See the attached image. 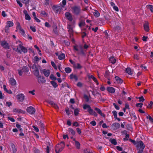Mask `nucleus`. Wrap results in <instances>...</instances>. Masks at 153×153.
I'll return each mask as SVG.
<instances>
[{
	"instance_id": "1",
	"label": "nucleus",
	"mask_w": 153,
	"mask_h": 153,
	"mask_svg": "<svg viewBox=\"0 0 153 153\" xmlns=\"http://www.w3.org/2000/svg\"><path fill=\"white\" fill-rule=\"evenodd\" d=\"M83 108L84 110L88 109L87 111L90 114H92L95 117L97 116L98 115L97 113L91 108V106L89 105L86 104L83 105Z\"/></svg>"
},
{
	"instance_id": "2",
	"label": "nucleus",
	"mask_w": 153,
	"mask_h": 153,
	"mask_svg": "<svg viewBox=\"0 0 153 153\" xmlns=\"http://www.w3.org/2000/svg\"><path fill=\"white\" fill-rule=\"evenodd\" d=\"M72 13L75 15H80L82 12L81 7L79 6H74L71 8Z\"/></svg>"
},
{
	"instance_id": "3",
	"label": "nucleus",
	"mask_w": 153,
	"mask_h": 153,
	"mask_svg": "<svg viewBox=\"0 0 153 153\" xmlns=\"http://www.w3.org/2000/svg\"><path fill=\"white\" fill-rule=\"evenodd\" d=\"M65 146L64 142L61 141L60 143H58L56 146L55 152L56 153H59L64 149Z\"/></svg>"
},
{
	"instance_id": "4",
	"label": "nucleus",
	"mask_w": 153,
	"mask_h": 153,
	"mask_svg": "<svg viewBox=\"0 0 153 153\" xmlns=\"http://www.w3.org/2000/svg\"><path fill=\"white\" fill-rule=\"evenodd\" d=\"M77 45H74L73 46V49L74 51H78L77 54L79 55H81L82 56H86V53L85 52L83 49L82 47L81 46L80 47V50L79 51L77 48Z\"/></svg>"
},
{
	"instance_id": "5",
	"label": "nucleus",
	"mask_w": 153,
	"mask_h": 153,
	"mask_svg": "<svg viewBox=\"0 0 153 153\" xmlns=\"http://www.w3.org/2000/svg\"><path fill=\"white\" fill-rule=\"evenodd\" d=\"M39 65H36L35 64H33L31 68L33 70V74L35 76H37L39 74Z\"/></svg>"
},
{
	"instance_id": "6",
	"label": "nucleus",
	"mask_w": 153,
	"mask_h": 153,
	"mask_svg": "<svg viewBox=\"0 0 153 153\" xmlns=\"http://www.w3.org/2000/svg\"><path fill=\"white\" fill-rule=\"evenodd\" d=\"M16 28V29H19V33L21 34V35L23 36H25L26 34L25 31L22 28L21 26L20 25L19 23V22L17 23Z\"/></svg>"
},
{
	"instance_id": "7",
	"label": "nucleus",
	"mask_w": 153,
	"mask_h": 153,
	"mask_svg": "<svg viewBox=\"0 0 153 153\" xmlns=\"http://www.w3.org/2000/svg\"><path fill=\"white\" fill-rule=\"evenodd\" d=\"M36 76L37 78L38 83L39 84L43 83L46 82L45 78L44 76H41L40 74H39L38 76Z\"/></svg>"
},
{
	"instance_id": "8",
	"label": "nucleus",
	"mask_w": 153,
	"mask_h": 153,
	"mask_svg": "<svg viewBox=\"0 0 153 153\" xmlns=\"http://www.w3.org/2000/svg\"><path fill=\"white\" fill-rule=\"evenodd\" d=\"M136 147L137 149H144L145 148V145L142 140H140L136 145Z\"/></svg>"
},
{
	"instance_id": "9",
	"label": "nucleus",
	"mask_w": 153,
	"mask_h": 153,
	"mask_svg": "<svg viewBox=\"0 0 153 153\" xmlns=\"http://www.w3.org/2000/svg\"><path fill=\"white\" fill-rule=\"evenodd\" d=\"M0 44L1 46L4 48L6 49H9L10 48V46L8 43L5 41H1L0 42Z\"/></svg>"
},
{
	"instance_id": "10",
	"label": "nucleus",
	"mask_w": 153,
	"mask_h": 153,
	"mask_svg": "<svg viewBox=\"0 0 153 153\" xmlns=\"http://www.w3.org/2000/svg\"><path fill=\"white\" fill-rule=\"evenodd\" d=\"M65 16L68 20L71 22L73 20L72 16L71 13L69 12H66L65 13Z\"/></svg>"
},
{
	"instance_id": "11",
	"label": "nucleus",
	"mask_w": 153,
	"mask_h": 153,
	"mask_svg": "<svg viewBox=\"0 0 153 153\" xmlns=\"http://www.w3.org/2000/svg\"><path fill=\"white\" fill-rule=\"evenodd\" d=\"M27 111L31 114H34L36 111L35 108L32 106H30L27 107Z\"/></svg>"
},
{
	"instance_id": "12",
	"label": "nucleus",
	"mask_w": 153,
	"mask_h": 153,
	"mask_svg": "<svg viewBox=\"0 0 153 153\" xmlns=\"http://www.w3.org/2000/svg\"><path fill=\"white\" fill-rule=\"evenodd\" d=\"M13 112L18 114H25V111L21 109L18 108H14L13 110Z\"/></svg>"
},
{
	"instance_id": "13",
	"label": "nucleus",
	"mask_w": 153,
	"mask_h": 153,
	"mask_svg": "<svg viewBox=\"0 0 153 153\" xmlns=\"http://www.w3.org/2000/svg\"><path fill=\"white\" fill-rule=\"evenodd\" d=\"M144 29L145 31L146 32H148L149 30V23L147 21L145 22L144 23L143 25Z\"/></svg>"
},
{
	"instance_id": "14",
	"label": "nucleus",
	"mask_w": 153,
	"mask_h": 153,
	"mask_svg": "<svg viewBox=\"0 0 153 153\" xmlns=\"http://www.w3.org/2000/svg\"><path fill=\"white\" fill-rule=\"evenodd\" d=\"M121 25L119 23H117L116 26L114 27V31L118 32L121 31Z\"/></svg>"
},
{
	"instance_id": "15",
	"label": "nucleus",
	"mask_w": 153,
	"mask_h": 153,
	"mask_svg": "<svg viewBox=\"0 0 153 153\" xmlns=\"http://www.w3.org/2000/svg\"><path fill=\"white\" fill-rule=\"evenodd\" d=\"M120 124L119 123H115L111 125V127L114 130H116L120 127Z\"/></svg>"
},
{
	"instance_id": "16",
	"label": "nucleus",
	"mask_w": 153,
	"mask_h": 153,
	"mask_svg": "<svg viewBox=\"0 0 153 153\" xmlns=\"http://www.w3.org/2000/svg\"><path fill=\"white\" fill-rule=\"evenodd\" d=\"M17 99L20 102H22L25 99V96L22 94H19L17 96Z\"/></svg>"
},
{
	"instance_id": "17",
	"label": "nucleus",
	"mask_w": 153,
	"mask_h": 153,
	"mask_svg": "<svg viewBox=\"0 0 153 153\" xmlns=\"http://www.w3.org/2000/svg\"><path fill=\"white\" fill-rule=\"evenodd\" d=\"M24 14L25 15V18L26 20L29 21L31 19V17L27 13V12L26 10H23Z\"/></svg>"
},
{
	"instance_id": "18",
	"label": "nucleus",
	"mask_w": 153,
	"mask_h": 153,
	"mask_svg": "<svg viewBox=\"0 0 153 153\" xmlns=\"http://www.w3.org/2000/svg\"><path fill=\"white\" fill-rule=\"evenodd\" d=\"M19 47L23 53H27L28 51L27 50L25 47H24L21 44H19Z\"/></svg>"
},
{
	"instance_id": "19",
	"label": "nucleus",
	"mask_w": 153,
	"mask_h": 153,
	"mask_svg": "<svg viewBox=\"0 0 153 153\" xmlns=\"http://www.w3.org/2000/svg\"><path fill=\"white\" fill-rule=\"evenodd\" d=\"M106 90L108 92L112 94L114 93L115 91V88L112 87H107Z\"/></svg>"
},
{
	"instance_id": "20",
	"label": "nucleus",
	"mask_w": 153,
	"mask_h": 153,
	"mask_svg": "<svg viewBox=\"0 0 153 153\" xmlns=\"http://www.w3.org/2000/svg\"><path fill=\"white\" fill-rule=\"evenodd\" d=\"M94 110L97 111V113L101 116H102L103 117H105V115L102 113V111L100 109L97 107H95L94 108Z\"/></svg>"
},
{
	"instance_id": "21",
	"label": "nucleus",
	"mask_w": 153,
	"mask_h": 153,
	"mask_svg": "<svg viewBox=\"0 0 153 153\" xmlns=\"http://www.w3.org/2000/svg\"><path fill=\"white\" fill-rule=\"evenodd\" d=\"M42 72L45 76L48 77L49 76L50 74V70H49L44 69L42 70Z\"/></svg>"
},
{
	"instance_id": "22",
	"label": "nucleus",
	"mask_w": 153,
	"mask_h": 153,
	"mask_svg": "<svg viewBox=\"0 0 153 153\" xmlns=\"http://www.w3.org/2000/svg\"><path fill=\"white\" fill-rule=\"evenodd\" d=\"M10 84L14 86L16 84V82L15 79L13 78H10L9 79Z\"/></svg>"
},
{
	"instance_id": "23",
	"label": "nucleus",
	"mask_w": 153,
	"mask_h": 153,
	"mask_svg": "<svg viewBox=\"0 0 153 153\" xmlns=\"http://www.w3.org/2000/svg\"><path fill=\"white\" fill-rule=\"evenodd\" d=\"M73 68L75 69H80L82 68V66L80 65V63H75L73 66Z\"/></svg>"
},
{
	"instance_id": "24",
	"label": "nucleus",
	"mask_w": 153,
	"mask_h": 153,
	"mask_svg": "<svg viewBox=\"0 0 153 153\" xmlns=\"http://www.w3.org/2000/svg\"><path fill=\"white\" fill-rule=\"evenodd\" d=\"M73 141H75V146L76 148L77 149H79L80 148V144L79 143L78 141L76 140L75 138H74L73 139Z\"/></svg>"
},
{
	"instance_id": "25",
	"label": "nucleus",
	"mask_w": 153,
	"mask_h": 153,
	"mask_svg": "<svg viewBox=\"0 0 153 153\" xmlns=\"http://www.w3.org/2000/svg\"><path fill=\"white\" fill-rule=\"evenodd\" d=\"M10 146L13 152L16 153L17 152V149L15 145L13 143H11Z\"/></svg>"
},
{
	"instance_id": "26",
	"label": "nucleus",
	"mask_w": 153,
	"mask_h": 153,
	"mask_svg": "<svg viewBox=\"0 0 153 153\" xmlns=\"http://www.w3.org/2000/svg\"><path fill=\"white\" fill-rule=\"evenodd\" d=\"M112 114L114 116V119L116 120L117 119L119 121H120V119L117 117V112L115 110L113 111H112Z\"/></svg>"
},
{
	"instance_id": "27",
	"label": "nucleus",
	"mask_w": 153,
	"mask_h": 153,
	"mask_svg": "<svg viewBox=\"0 0 153 153\" xmlns=\"http://www.w3.org/2000/svg\"><path fill=\"white\" fill-rule=\"evenodd\" d=\"M115 78L117 83L120 84L123 82V80L119 77L117 76H115Z\"/></svg>"
},
{
	"instance_id": "28",
	"label": "nucleus",
	"mask_w": 153,
	"mask_h": 153,
	"mask_svg": "<svg viewBox=\"0 0 153 153\" xmlns=\"http://www.w3.org/2000/svg\"><path fill=\"white\" fill-rule=\"evenodd\" d=\"M38 125L40 127V128L41 131L44 132L45 128V125L44 124L41 122H40L39 123Z\"/></svg>"
},
{
	"instance_id": "29",
	"label": "nucleus",
	"mask_w": 153,
	"mask_h": 153,
	"mask_svg": "<svg viewBox=\"0 0 153 153\" xmlns=\"http://www.w3.org/2000/svg\"><path fill=\"white\" fill-rule=\"evenodd\" d=\"M67 28L68 29V31L70 34H71L73 32V28L70 25L68 24Z\"/></svg>"
},
{
	"instance_id": "30",
	"label": "nucleus",
	"mask_w": 153,
	"mask_h": 153,
	"mask_svg": "<svg viewBox=\"0 0 153 153\" xmlns=\"http://www.w3.org/2000/svg\"><path fill=\"white\" fill-rule=\"evenodd\" d=\"M70 78L71 79H74L75 81H77L78 80V77L76 75H74L73 74L70 75Z\"/></svg>"
},
{
	"instance_id": "31",
	"label": "nucleus",
	"mask_w": 153,
	"mask_h": 153,
	"mask_svg": "<svg viewBox=\"0 0 153 153\" xmlns=\"http://www.w3.org/2000/svg\"><path fill=\"white\" fill-rule=\"evenodd\" d=\"M65 58V54L63 53H62L59 56H58V59L60 60H63Z\"/></svg>"
},
{
	"instance_id": "32",
	"label": "nucleus",
	"mask_w": 153,
	"mask_h": 153,
	"mask_svg": "<svg viewBox=\"0 0 153 153\" xmlns=\"http://www.w3.org/2000/svg\"><path fill=\"white\" fill-rule=\"evenodd\" d=\"M109 141L113 144L116 145L117 144V142L116 140L114 139H110L109 140Z\"/></svg>"
},
{
	"instance_id": "33",
	"label": "nucleus",
	"mask_w": 153,
	"mask_h": 153,
	"mask_svg": "<svg viewBox=\"0 0 153 153\" xmlns=\"http://www.w3.org/2000/svg\"><path fill=\"white\" fill-rule=\"evenodd\" d=\"M110 62L112 64H114L116 62V59L114 57L111 56L109 59Z\"/></svg>"
},
{
	"instance_id": "34",
	"label": "nucleus",
	"mask_w": 153,
	"mask_h": 153,
	"mask_svg": "<svg viewBox=\"0 0 153 153\" xmlns=\"http://www.w3.org/2000/svg\"><path fill=\"white\" fill-rule=\"evenodd\" d=\"M79 109L78 108H76L74 110V115L76 116L79 114Z\"/></svg>"
},
{
	"instance_id": "35",
	"label": "nucleus",
	"mask_w": 153,
	"mask_h": 153,
	"mask_svg": "<svg viewBox=\"0 0 153 153\" xmlns=\"http://www.w3.org/2000/svg\"><path fill=\"white\" fill-rule=\"evenodd\" d=\"M65 71L66 73L68 74L70 73L71 72L72 69L70 68L67 67L65 68Z\"/></svg>"
},
{
	"instance_id": "36",
	"label": "nucleus",
	"mask_w": 153,
	"mask_h": 153,
	"mask_svg": "<svg viewBox=\"0 0 153 153\" xmlns=\"http://www.w3.org/2000/svg\"><path fill=\"white\" fill-rule=\"evenodd\" d=\"M50 83L53 87L56 88L58 87V85L57 83L54 81H51L50 82Z\"/></svg>"
},
{
	"instance_id": "37",
	"label": "nucleus",
	"mask_w": 153,
	"mask_h": 153,
	"mask_svg": "<svg viewBox=\"0 0 153 153\" xmlns=\"http://www.w3.org/2000/svg\"><path fill=\"white\" fill-rule=\"evenodd\" d=\"M16 127L19 129L20 131H23V129L21 127V126L17 122L16 123Z\"/></svg>"
},
{
	"instance_id": "38",
	"label": "nucleus",
	"mask_w": 153,
	"mask_h": 153,
	"mask_svg": "<svg viewBox=\"0 0 153 153\" xmlns=\"http://www.w3.org/2000/svg\"><path fill=\"white\" fill-rule=\"evenodd\" d=\"M109 72L108 70H106L105 72V74H104V76L107 78L108 80H109L108 79V77L109 75Z\"/></svg>"
},
{
	"instance_id": "39",
	"label": "nucleus",
	"mask_w": 153,
	"mask_h": 153,
	"mask_svg": "<svg viewBox=\"0 0 153 153\" xmlns=\"http://www.w3.org/2000/svg\"><path fill=\"white\" fill-rule=\"evenodd\" d=\"M23 72L27 73L29 71V69L26 66H24L22 69Z\"/></svg>"
},
{
	"instance_id": "40",
	"label": "nucleus",
	"mask_w": 153,
	"mask_h": 153,
	"mask_svg": "<svg viewBox=\"0 0 153 153\" xmlns=\"http://www.w3.org/2000/svg\"><path fill=\"white\" fill-rule=\"evenodd\" d=\"M68 131L72 135H74L75 134V131L72 128H69Z\"/></svg>"
},
{
	"instance_id": "41",
	"label": "nucleus",
	"mask_w": 153,
	"mask_h": 153,
	"mask_svg": "<svg viewBox=\"0 0 153 153\" xmlns=\"http://www.w3.org/2000/svg\"><path fill=\"white\" fill-rule=\"evenodd\" d=\"M13 23L11 21H9L7 22L6 26L9 27H12L13 25Z\"/></svg>"
},
{
	"instance_id": "42",
	"label": "nucleus",
	"mask_w": 153,
	"mask_h": 153,
	"mask_svg": "<svg viewBox=\"0 0 153 153\" xmlns=\"http://www.w3.org/2000/svg\"><path fill=\"white\" fill-rule=\"evenodd\" d=\"M126 72L129 75H132V73L131 71V69L129 68H128L126 69Z\"/></svg>"
},
{
	"instance_id": "43",
	"label": "nucleus",
	"mask_w": 153,
	"mask_h": 153,
	"mask_svg": "<svg viewBox=\"0 0 153 153\" xmlns=\"http://www.w3.org/2000/svg\"><path fill=\"white\" fill-rule=\"evenodd\" d=\"M93 14L95 16L97 17H99L100 15V13L96 10H94V12L93 13Z\"/></svg>"
},
{
	"instance_id": "44",
	"label": "nucleus",
	"mask_w": 153,
	"mask_h": 153,
	"mask_svg": "<svg viewBox=\"0 0 153 153\" xmlns=\"http://www.w3.org/2000/svg\"><path fill=\"white\" fill-rule=\"evenodd\" d=\"M147 8L149 9L152 12H153V6L152 5H148L146 6Z\"/></svg>"
},
{
	"instance_id": "45",
	"label": "nucleus",
	"mask_w": 153,
	"mask_h": 153,
	"mask_svg": "<svg viewBox=\"0 0 153 153\" xmlns=\"http://www.w3.org/2000/svg\"><path fill=\"white\" fill-rule=\"evenodd\" d=\"M40 13L41 15L45 17H47L48 15V14L44 11H41Z\"/></svg>"
},
{
	"instance_id": "46",
	"label": "nucleus",
	"mask_w": 153,
	"mask_h": 153,
	"mask_svg": "<svg viewBox=\"0 0 153 153\" xmlns=\"http://www.w3.org/2000/svg\"><path fill=\"white\" fill-rule=\"evenodd\" d=\"M129 141L132 143H133V144L135 145H137L138 142V141H136L134 140L131 139H129Z\"/></svg>"
},
{
	"instance_id": "47",
	"label": "nucleus",
	"mask_w": 153,
	"mask_h": 153,
	"mask_svg": "<svg viewBox=\"0 0 153 153\" xmlns=\"http://www.w3.org/2000/svg\"><path fill=\"white\" fill-rule=\"evenodd\" d=\"M146 118L149 120L151 123H153V119L150 115L147 116Z\"/></svg>"
},
{
	"instance_id": "48",
	"label": "nucleus",
	"mask_w": 153,
	"mask_h": 153,
	"mask_svg": "<svg viewBox=\"0 0 153 153\" xmlns=\"http://www.w3.org/2000/svg\"><path fill=\"white\" fill-rule=\"evenodd\" d=\"M50 79L53 80H55L57 79L54 76L53 74H51L50 76Z\"/></svg>"
},
{
	"instance_id": "49",
	"label": "nucleus",
	"mask_w": 153,
	"mask_h": 153,
	"mask_svg": "<svg viewBox=\"0 0 153 153\" xmlns=\"http://www.w3.org/2000/svg\"><path fill=\"white\" fill-rule=\"evenodd\" d=\"M85 25V22L84 21H81L79 24V25L80 27H81L82 26H84Z\"/></svg>"
},
{
	"instance_id": "50",
	"label": "nucleus",
	"mask_w": 153,
	"mask_h": 153,
	"mask_svg": "<svg viewBox=\"0 0 153 153\" xmlns=\"http://www.w3.org/2000/svg\"><path fill=\"white\" fill-rule=\"evenodd\" d=\"M138 99H139V101L140 102H143L145 100L143 96H141V97H138Z\"/></svg>"
},
{
	"instance_id": "51",
	"label": "nucleus",
	"mask_w": 153,
	"mask_h": 153,
	"mask_svg": "<svg viewBox=\"0 0 153 153\" xmlns=\"http://www.w3.org/2000/svg\"><path fill=\"white\" fill-rule=\"evenodd\" d=\"M23 3L25 4V5H27L28 4L29 2V0H20Z\"/></svg>"
},
{
	"instance_id": "52",
	"label": "nucleus",
	"mask_w": 153,
	"mask_h": 153,
	"mask_svg": "<svg viewBox=\"0 0 153 153\" xmlns=\"http://www.w3.org/2000/svg\"><path fill=\"white\" fill-rule=\"evenodd\" d=\"M84 97L85 99V101L86 102H88L89 101V99L87 95H84Z\"/></svg>"
},
{
	"instance_id": "53",
	"label": "nucleus",
	"mask_w": 153,
	"mask_h": 153,
	"mask_svg": "<svg viewBox=\"0 0 153 153\" xmlns=\"http://www.w3.org/2000/svg\"><path fill=\"white\" fill-rule=\"evenodd\" d=\"M53 31L54 33L56 35H58V32L57 30V27H56L55 28L53 29Z\"/></svg>"
},
{
	"instance_id": "54",
	"label": "nucleus",
	"mask_w": 153,
	"mask_h": 153,
	"mask_svg": "<svg viewBox=\"0 0 153 153\" xmlns=\"http://www.w3.org/2000/svg\"><path fill=\"white\" fill-rule=\"evenodd\" d=\"M129 137V135L128 134H126L125 137L123 138V140L124 141H126L128 140Z\"/></svg>"
},
{
	"instance_id": "55",
	"label": "nucleus",
	"mask_w": 153,
	"mask_h": 153,
	"mask_svg": "<svg viewBox=\"0 0 153 153\" xmlns=\"http://www.w3.org/2000/svg\"><path fill=\"white\" fill-rule=\"evenodd\" d=\"M51 64L52 66L55 69H56L57 68V66L53 61H51Z\"/></svg>"
},
{
	"instance_id": "56",
	"label": "nucleus",
	"mask_w": 153,
	"mask_h": 153,
	"mask_svg": "<svg viewBox=\"0 0 153 153\" xmlns=\"http://www.w3.org/2000/svg\"><path fill=\"white\" fill-rule=\"evenodd\" d=\"M82 37V38H84L87 35V34L85 31H83L81 32Z\"/></svg>"
},
{
	"instance_id": "57",
	"label": "nucleus",
	"mask_w": 153,
	"mask_h": 153,
	"mask_svg": "<svg viewBox=\"0 0 153 153\" xmlns=\"http://www.w3.org/2000/svg\"><path fill=\"white\" fill-rule=\"evenodd\" d=\"M143 104L142 103H139L136 104V106L137 107H139L141 108L142 107Z\"/></svg>"
},
{
	"instance_id": "58",
	"label": "nucleus",
	"mask_w": 153,
	"mask_h": 153,
	"mask_svg": "<svg viewBox=\"0 0 153 153\" xmlns=\"http://www.w3.org/2000/svg\"><path fill=\"white\" fill-rule=\"evenodd\" d=\"M113 105L114 106L115 108L117 110H119L120 109V107L117 105L116 103H114L113 104Z\"/></svg>"
},
{
	"instance_id": "59",
	"label": "nucleus",
	"mask_w": 153,
	"mask_h": 153,
	"mask_svg": "<svg viewBox=\"0 0 153 153\" xmlns=\"http://www.w3.org/2000/svg\"><path fill=\"white\" fill-rule=\"evenodd\" d=\"M12 105V103L10 102L7 101L6 102V105L8 107H10Z\"/></svg>"
},
{
	"instance_id": "60",
	"label": "nucleus",
	"mask_w": 153,
	"mask_h": 153,
	"mask_svg": "<svg viewBox=\"0 0 153 153\" xmlns=\"http://www.w3.org/2000/svg\"><path fill=\"white\" fill-rule=\"evenodd\" d=\"M9 27L8 26H6L5 27V31L6 33H7L9 32Z\"/></svg>"
},
{
	"instance_id": "61",
	"label": "nucleus",
	"mask_w": 153,
	"mask_h": 153,
	"mask_svg": "<svg viewBox=\"0 0 153 153\" xmlns=\"http://www.w3.org/2000/svg\"><path fill=\"white\" fill-rule=\"evenodd\" d=\"M7 118L8 120H10L12 122H15V120L13 118L8 117Z\"/></svg>"
},
{
	"instance_id": "62",
	"label": "nucleus",
	"mask_w": 153,
	"mask_h": 153,
	"mask_svg": "<svg viewBox=\"0 0 153 153\" xmlns=\"http://www.w3.org/2000/svg\"><path fill=\"white\" fill-rule=\"evenodd\" d=\"M64 42L66 45L68 46H69L70 45L69 42L68 40H64Z\"/></svg>"
},
{
	"instance_id": "63",
	"label": "nucleus",
	"mask_w": 153,
	"mask_h": 153,
	"mask_svg": "<svg viewBox=\"0 0 153 153\" xmlns=\"http://www.w3.org/2000/svg\"><path fill=\"white\" fill-rule=\"evenodd\" d=\"M32 127L34 128V130L36 132H38L39 131V129L37 127H36L35 126H33Z\"/></svg>"
},
{
	"instance_id": "64",
	"label": "nucleus",
	"mask_w": 153,
	"mask_h": 153,
	"mask_svg": "<svg viewBox=\"0 0 153 153\" xmlns=\"http://www.w3.org/2000/svg\"><path fill=\"white\" fill-rule=\"evenodd\" d=\"M30 28L33 32H35L36 31V28L35 27H33L32 26H30Z\"/></svg>"
}]
</instances>
